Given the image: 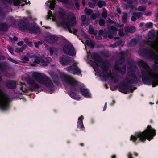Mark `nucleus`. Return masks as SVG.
I'll return each mask as SVG.
<instances>
[{
  "label": "nucleus",
  "instance_id": "nucleus-64",
  "mask_svg": "<svg viewBox=\"0 0 158 158\" xmlns=\"http://www.w3.org/2000/svg\"><path fill=\"white\" fill-rule=\"evenodd\" d=\"M127 158H134L132 157V154L131 153V152H129L127 155Z\"/></svg>",
  "mask_w": 158,
  "mask_h": 158
},
{
  "label": "nucleus",
  "instance_id": "nucleus-45",
  "mask_svg": "<svg viewBox=\"0 0 158 158\" xmlns=\"http://www.w3.org/2000/svg\"><path fill=\"white\" fill-rule=\"evenodd\" d=\"M7 59L10 62H11L15 64H18L19 62L17 61L14 60L13 58L11 57H8L7 58Z\"/></svg>",
  "mask_w": 158,
  "mask_h": 158
},
{
  "label": "nucleus",
  "instance_id": "nucleus-37",
  "mask_svg": "<svg viewBox=\"0 0 158 158\" xmlns=\"http://www.w3.org/2000/svg\"><path fill=\"white\" fill-rule=\"evenodd\" d=\"M133 15H135L138 18H139L142 15L143 13L141 12H134L133 13Z\"/></svg>",
  "mask_w": 158,
  "mask_h": 158
},
{
  "label": "nucleus",
  "instance_id": "nucleus-3",
  "mask_svg": "<svg viewBox=\"0 0 158 158\" xmlns=\"http://www.w3.org/2000/svg\"><path fill=\"white\" fill-rule=\"evenodd\" d=\"M91 57L94 61L101 63V69L103 73V77L109 78L110 77L108 72L110 65V61L107 60H103L101 56L97 53H92Z\"/></svg>",
  "mask_w": 158,
  "mask_h": 158
},
{
  "label": "nucleus",
  "instance_id": "nucleus-25",
  "mask_svg": "<svg viewBox=\"0 0 158 158\" xmlns=\"http://www.w3.org/2000/svg\"><path fill=\"white\" fill-rule=\"evenodd\" d=\"M88 32L90 35H96L98 33V31L94 30L93 27L90 25L89 27Z\"/></svg>",
  "mask_w": 158,
  "mask_h": 158
},
{
  "label": "nucleus",
  "instance_id": "nucleus-34",
  "mask_svg": "<svg viewBox=\"0 0 158 158\" xmlns=\"http://www.w3.org/2000/svg\"><path fill=\"white\" fill-rule=\"evenodd\" d=\"M111 79L112 80V82L114 83H117L118 81L116 76L114 75V77H111Z\"/></svg>",
  "mask_w": 158,
  "mask_h": 158
},
{
  "label": "nucleus",
  "instance_id": "nucleus-13",
  "mask_svg": "<svg viewBox=\"0 0 158 158\" xmlns=\"http://www.w3.org/2000/svg\"><path fill=\"white\" fill-rule=\"evenodd\" d=\"M30 24L27 18H25L19 21L18 23V26L20 30L27 29L29 28Z\"/></svg>",
  "mask_w": 158,
  "mask_h": 158
},
{
  "label": "nucleus",
  "instance_id": "nucleus-39",
  "mask_svg": "<svg viewBox=\"0 0 158 158\" xmlns=\"http://www.w3.org/2000/svg\"><path fill=\"white\" fill-rule=\"evenodd\" d=\"M153 26V23L151 22H148L146 23L145 27L147 29L151 28Z\"/></svg>",
  "mask_w": 158,
  "mask_h": 158
},
{
  "label": "nucleus",
  "instance_id": "nucleus-40",
  "mask_svg": "<svg viewBox=\"0 0 158 158\" xmlns=\"http://www.w3.org/2000/svg\"><path fill=\"white\" fill-rule=\"evenodd\" d=\"M22 62L23 63H26L29 60V59L27 56H24L22 58Z\"/></svg>",
  "mask_w": 158,
  "mask_h": 158
},
{
  "label": "nucleus",
  "instance_id": "nucleus-12",
  "mask_svg": "<svg viewBox=\"0 0 158 158\" xmlns=\"http://www.w3.org/2000/svg\"><path fill=\"white\" fill-rule=\"evenodd\" d=\"M64 53L70 56H73L75 54V49L71 44H66L63 48Z\"/></svg>",
  "mask_w": 158,
  "mask_h": 158
},
{
  "label": "nucleus",
  "instance_id": "nucleus-22",
  "mask_svg": "<svg viewBox=\"0 0 158 158\" xmlns=\"http://www.w3.org/2000/svg\"><path fill=\"white\" fill-rule=\"evenodd\" d=\"M8 29L7 24L5 22H0V31L2 32H7Z\"/></svg>",
  "mask_w": 158,
  "mask_h": 158
},
{
  "label": "nucleus",
  "instance_id": "nucleus-6",
  "mask_svg": "<svg viewBox=\"0 0 158 158\" xmlns=\"http://www.w3.org/2000/svg\"><path fill=\"white\" fill-rule=\"evenodd\" d=\"M68 17L70 20L68 21H63L61 23V25L65 29H68L69 32L72 33L70 28L75 25L76 18L74 14L71 12L68 14Z\"/></svg>",
  "mask_w": 158,
  "mask_h": 158
},
{
  "label": "nucleus",
  "instance_id": "nucleus-41",
  "mask_svg": "<svg viewBox=\"0 0 158 158\" xmlns=\"http://www.w3.org/2000/svg\"><path fill=\"white\" fill-rule=\"evenodd\" d=\"M138 10L139 11H144L146 10V7L145 6H139L138 8Z\"/></svg>",
  "mask_w": 158,
  "mask_h": 158
},
{
  "label": "nucleus",
  "instance_id": "nucleus-48",
  "mask_svg": "<svg viewBox=\"0 0 158 158\" xmlns=\"http://www.w3.org/2000/svg\"><path fill=\"white\" fill-rule=\"evenodd\" d=\"M59 15L61 19H63L64 18L65 14L64 12L60 11L59 12Z\"/></svg>",
  "mask_w": 158,
  "mask_h": 158
},
{
  "label": "nucleus",
  "instance_id": "nucleus-29",
  "mask_svg": "<svg viewBox=\"0 0 158 158\" xmlns=\"http://www.w3.org/2000/svg\"><path fill=\"white\" fill-rule=\"evenodd\" d=\"M97 5L99 8H101L103 6H106V4L104 1L99 0L97 2Z\"/></svg>",
  "mask_w": 158,
  "mask_h": 158
},
{
  "label": "nucleus",
  "instance_id": "nucleus-42",
  "mask_svg": "<svg viewBox=\"0 0 158 158\" xmlns=\"http://www.w3.org/2000/svg\"><path fill=\"white\" fill-rule=\"evenodd\" d=\"M50 4V8L52 10H53L54 8L55 7L56 3L49 2Z\"/></svg>",
  "mask_w": 158,
  "mask_h": 158
},
{
  "label": "nucleus",
  "instance_id": "nucleus-32",
  "mask_svg": "<svg viewBox=\"0 0 158 158\" xmlns=\"http://www.w3.org/2000/svg\"><path fill=\"white\" fill-rule=\"evenodd\" d=\"M48 50L50 52L51 55H53V53L55 52L56 53L57 52V50L56 48L53 47H50Z\"/></svg>",
  "mask_w": 158,
  "mask_h": 158
},
{
  "label": "nucleus",
  "instance_id": "nucleus-56",
  "mask_svg": "<svg viewBox=\"0 0 158 158\" xmlns=\"http://www.w3.org/2000/svg\"><path fill=\"white\" fill-rule=\"evenodd\" d=\"M95 46V43L92 40H91V43L90 44V46L92 48H94Z\"/></svg>",
  "mask_w": 158,
  "mask_h": 158
},
{
  "label": "nucleus",
  "instance_id": "nucleus-24",
  "mask_svg": "<svg viewBox=\"0 0 158 158\" xmlns=\"http://www.w3.org/2000/svg\"><path fill=\"white\" fill-rule=\"evenodd\" d=\"M52 60V59L49 57H47L44 59H41V63L42 65L46 66L48 65V63H49Z\"/></svg>",
  "mask_w": 158,
  "mask_h": 158
},
{
  "label": "nucleus",
  "instance_id": "nucleus-53",
  "mask_svg": "<svg viewBox=\"0 0 158 158\" xmlns=\"http://www.w3.org/2000/svg\"><path fill=\"white\" fill-rule=\"evenodd\" d=\"M81 19L82 22H85L86 20L87 17L85 15H83L81 16Z\"/></svg>",
  "mask_w": 158,
  "mask_h": 158
},
{
  "label": "nucleus",
  "instance_id": "nucleus-62",
  "mask_svg": "<svg viewBox=\"0 0 158 158\" xmlns=\"http://www.w3.org/2000/svg\"><path fill=\"white\" fill-rule=\"evenodd\" d=\"M34 62L37 64H39L40 63H41V59H37L34 61Z\"/></svg>",
  "mask_w": 158,
  "mask_h": 158
},
{
  "label": "nucleus",
  "instance_id": "nucleus-57",
  "mask_svg": "<svg viewBox=\"0 0 158 158\" xmlns=\"http://www.w3.org/2000/svg\"><path fill=\"white\" fill-rule=\"evenodd\" d=\"M131 19L132 21L134 22L137 19L135 15H134L132 14V15L131 17Z\"/></svg>",
  "mask_w": 158,
  "mask_h": 158
},
{
  "label": "nucleus",
  "instance_id": "nucleus-49",
  "mask_svg": "<svg viewBox=\"0 0 158 158\" xmlns=\"http://www.w3.org/2000/svg\"><path fill=\"white\" fill-rule=\"evenodd\" d=\"M108 21L111 24H114L116 26L118 27V25H117V23H116V22L115 21L112 20L110 18H109Z\"/></svg>",
  "mask_w": 158,
  "mask_h": 158
},
{
  "label": "nucleus",
  "instance_id": "nucleus-1",
  "mask_svg": "<svg viewBox=\"0 0 158 158\" xmlns=\"http://www.w3.org/2000/svg\"><path fill=\"white\" fill-rule=\"evenodd\" d=\"M139 66L142 68L141 69L142 79L143 83L145 85H152V87H155L158 85V65H154L152 68L154 72L156 74L153 76V73L151 69L147 63L143 60H140L138 62Z\"/></svg>",
  "mask_w": 158,
  "mask_h": 158
},
{
  "label": "nucleus",
  "instance_id": "nucleus-51",
  "mask_svg": "<svg viewBox=\"0 0 158 158\" xmlns=\"http://www.w3.org/2000/svg\"><path fill=\"white\" fill-rule=\"evenodd\" d=\"M88 5L90 7L92 8H94L95 6V4L91 2H89Z\"/></svg>",
  "mask_w": 158,
  "mask_h": 158
},
{
  "label": "nucleus",
  "instance_id": "nucleus-14",
  "mask_svg": "<svg viewBox=\"0 0 158 158\" xmlns=\"http://www.w3.org/2000/svg\"><path fill=\"white\" fill-rule=\"evenodd\" d=\"M68 72L74 75L81 74V71L79 68L76 65H72L66 68Z\"/></svg>",
  "mask_w": 158,
  "mask_h": 158
},
{
  "label": "nucleus",
  "instance_id": "nucleus-43",
  "mask_svg": "<svg viewBox=\"0 0 158 158\" xmlns=\"http://www.w3.org/2000/svg\"><path fill=\"white\" fill-rule=\"evenodd\" d=\"M130 33H133L135 31V28L134 26H131L129 27Z\"/></svg>",
  "mask_w": 158,
  "mask_h": 158
},
{
  "label": "nucleus",
  "instance_id": "nucleus-23",
  "mask_svg": "<svg viewBox=\"0 0 158 158\" xmlns=\"http://www.w3.org/2000/svg\"><path fill=\"white\" fill-rule=\"evenodd\" d=\"M58 38L56 36L54 35H51L49 36L48 39V41L50 43H54L58 41Z\"/></svg>",
  "mask_w": 158,
  "mask_h": 158
},
{
  "label": "nucleus",
  "instance_id": "nucleus-50",
  "mask_svg": "<svg viewBox=\"0 0 158 158\" xmlns=\"http://www.w3.org/2000/svg\"><path fill=\"white\" fill-rule=\"evenodd\" d=\"M16 52L20 53L23 52V50L21 48H17L15 51Z\"/></svg>",
  "mask_w": 158,
  "mask_h": 158
},
{
  "label": "nucleus",
  "instance_id": "nucleus-46",
  "mask_svg": "<svg viewBox=\"0 0 158 158\" xmlns=\"http://www.w3.org/2000/svg\"><path fill=\"white\" fill-rule=\"evenodd\" d=\"M51 76L53 79H58V75L57 74L55 73H53L51 74Z\"/></svg>",
  "mask_w": 158,
  "mask_h": 158
},
{
  "label": "nucleus",
  "instance_id": "nucleus-59",
  "mask_svg": "<svg viewBox=\"0 0 158 158\" xmlns=\"http://www.w3.org/2000/svg\"><path fill=\"white\" fill-rule=\"evenodd\" d=\"M124 1L128 4L131 5L133 3V1L131 0H124Z\"/></svg>",
  "mask_w": 158,
  "mask_h": 158
},
{
  "label": "nucleus",
  "instance_id": "nucleus-10",
  "mask_svg": "<svg viewBox=\"0 0 158 158\" xmlns=\"http://www.w3.org/2000/svg\"><path fill=\"white\" fill-rule=\"evenodd\" d=\"M128 72L127 73V77L126 79V81L129 83L132 84H137L138 82V79L135 74L134 73V71L131 67H127Z\"/></svg>",
  "mask_w": 158,
  "mask_h": 158
},
{
  "label": "nucleus",
  "instance_id": "nucleus-4",
  "mask_svg": "<svg viewBox=\"0 0 158 158\" xmlns=\"http://www.w3.org/2000/svg\"><path fill=\"white\" fill-rule=\"evenodd\" d=\"M64 80L65 82L67 83L71 86L69 91L68 92L70 97L73 99L76 100L80 99V97L78 96H77L76 93L75 92L77 91L75 86L78 84L77 81L72 79L69 76L67 75L64 76Z\"/></svg>",
  "mask_w": 158,
  "mask_h": 158
},
{
  "label": "nucleus",
  "instance_id": "nucleus-58",
  "mask_svg": "<svg viewBox=\"0 0 158 158\" xmlns=\"http://www.w3.org/2000/svg\"><path fill=\"white\" fill-rule=\"evenodd\" d=\"M40 43V41H38V42H35L34 43V44H35V46L36 48H38L39 46Z\"/></svg>",
  "mask_w": 158,
  "mask_h": 158
},
{
  "label": "nucleus",
  "instance_id": "nucleus-27",
  "mask_svg": "<svg viewBox=\"0 0 158 158\" xmlns=\"http://www.w3.org/2000/svg\"><path fill=\"white\" fill-rule=\"evenodd\" d=\"M20 90H22L23 92L25 93H28V89L27 88L26 85L24 83H20Z\"/></svg>",
  "mask_w": 158,
  "mask_h": 158
},
{
  "label": "nucleus",
  "instance_id": "nucleus-9",
  "mask_svg": "<svg viewBox=\"0 0 158 158\" xmlns=\"http://www.w3.org/2000/svg\"><path fill=\"white\" fill-rule=\"evenodd\" d=\"M125 57H120L118 61L115 62L114 68L115 70L120 73L122 75L125 74L126 73V65H123L122 67L119 66V65H122L125 62Z\"/></svg>",
  "mask_w": 158,
  "mask_h": 158
},
{
  "label": "nucleus",
  "instance_id": "nucleus-55",
  "mask_svg": "<svg viewBox=\"0 0 158 158\" xmlns=\"http://www.w3.org/2000/svg\"><path fill=\"white\" fill-rule=\"evenodd\" d=\"M53 82L55 84H56L57 86H58L60 84V81L58 80H53Z\"/></svg>",
  "mask_w": 158,
  "mask_h": 158
},
{
  "label": "nucleus",
  "instance_id": "nucleus-26",
  "mask_svg": "<svg viewBox=\"0 0 158 158\" xmlns=\"http://www.w3.org/2000/svg\"><path fill=\"white\" fill-rule=\"evenodd\" d=\"M6 63V62L5 61L0 62V70L2 71L6 70L7 69V66Z\"/></svg>",
  "mask_w": 158,
  "mask_h": 158
},
{
  "label": "nucleus",
  "instance_id": "nucleus-47",
  "mask_svg": "<svg viewBox=\"0 0 158 158\" xmlns=\"http://www.w3.org/2000/svg\"><path fill=\"white\" fill-rule=\"evenodd\" d=\"M75 2H76L75 4V6L77 8V9L79 10L80 9V4L79 3V2H77L78 0H74Z\"/></svg>",
  "mask_w": 158,
  "mask_h": 158
},
{
  "label": "nucleus",
  "instance_id": "nucleus-7",
  "mask_svg": "<svg viewBox=\"0 0 158 158\" xmlns=\"http://www.w3.org/2000/svg\"><path fill=\"white\" fill-rule=\"evenodd\" d=\"M7 97V95L0 88V109L2 110H6L9 107V100L4 98V97L6 98Z\"/></svg>",
  "mask_w": 158,
  "mask_h": 158
},
{
  "label": "nucleus",
  "instance_id": "nucleus-33",
  "mask_svg": "<svg viewBox=\"0 0 158 158\" xmlns=\"http://www.w3.org/2000/svg\"><path fill=\"white\" fill-rule=\"evenodd\" d=\"M107 11L105 8H103V11L102 14V17L105 19L107 17Z\"/></svg>",
  "mask_w": 158,
  "mask_h": 158
},
{
  "label": "nucleus",
  "instance_id": "nucleus-38",
  "mask_svg": "<svg viewBox=\"0 0 158 158\" xmlns=\"http://www.w3.org/2000/svg\"><path fill=\"white\" fill-rule=\"evenodd\" d=\"M98 23L100 26H104L105 24V21L103 19H100L98 21Z\"/></svg>",
  "mask_w": 158,
  "mask_h": 158
},
{
  "label": "nucleus",
  "instance_id": "nucleus-63",
  "mask_svg": "<svg viewBox=\"0 0 158 158\" xmlns=\"http://www.w3.org/2000/svg\"><path fill=\"white\" fill-rule=\"evenodd\" d=\"M8 50L9 52L11 53V54L14 55V53L13 52V49L11 48H8Z\"/></svg>",
  "mask_w": 158,
  "mask_h": 158
},
{
  "label": "nucleus",
  "instance_id": "nucleus-20",
  "mask_svg": "<svg viewBox=\"0 0 158 158\" xmlns=\"http://www.w3.org/2000/svg\"><path fill=\"white\" fill-rule=\"evenodd\" d=\"M84 119V117L82 115L80 116L78 119L77 126L78 128L81 129L83 130L84 128V127L83 123V120Z\"/></svg>",
  "mask_w": 158,
  "mask_h": 158
},
{
  "label": "nucleus",
  "instance_id": "nucleus-52",
  "mask_svg": "<svg viewBox=\"0 0 158 158\" xmlns=\"http://www.w3.org/2000/svg\"><path fill=\"white\" fill-rule=\"evenodd\" d=\"M97 17V16L96 14H93L90 16V18L91 19L93 20H95Z\"/></svg>",
  "mask_w": 158,
  "mask_h": 158
},
{
  "label": "nucleus",
  "instance_id": "nucleus-54",
  "mask_svg": "<svg viewBox=\"0 0 158 158\" xmlns=\"http://www.w3.org/2000/svg\"><path fill=\"white\" fill-rule=\"evenodd\" d=\"M58 1L60 2H61L68 4L69 2V0H57Z\"/></svg>",
  "mask_w": 158,
  "mask_h": 158
},
{
  "label": "nucleus",
  "instance_id": "nucleus-16",
  "mask_svg": "<svg viewBox=\"0 0 158 158\" xmlns=\"http://www.w3.org/2000/svg\"><path fill=\"white\" fill-rule=\"evenodd\" d=\"M27 82L30 85L29 89L30 91H35L39 88V85L36 84L34 80H29Z\"/></svg>",
  "mask_w": 158,
  "mask_h": 158
},
{
  "label": "nucleus",
  "instance_id": "nucleus-35",
  "mask_svg": "<svg viewBox=\"0 0 158 158\" xmlns=\"http://www.w3.org/2000/svg\"><path fill=\"white\" fill-rule=\"evenodd\" d=\"M116 45L117 46L121 45V46H123L124 44V42L121 40H119L115 42Z\"/></svg>",
  "mask_w": 158,
  "mask_h": 158
},
{
  "label": "nucleus",
  "instance_id": "nucleus-30",
  "mask_svg": "<svg viewBox=\"0 0 158 158\" xmlns=\"http://www.w3.org/2000/svg\"><path fill=\"white\" fill-rule=\"evenodd\" d=\"M137 43V40L136 39L134 38L132 39L129 43L128 45L130 46L134 47Z\"/></svg>",
  "mask_w": 158,
  "mask_h": 158
},
{
  "label": "nucleus",
  "instance_id": "nucleus-61",
  "mask_svg": "<svg viewBox=\"0 0 158 158\" xmlns=\"http://www.w3.org/2000/svg\"><path fill=\"white\" fill-rule=\"evenodd\" d=\"M125 32L127 33H130L129 27H125L124 28Z\"/></svg>",
  "mask_w": 158,
  "mask_h": 158
},
{
  "label": "nucleus",
  "instance_id": "nucleus-8",
  "mask_svg": "<svg viewBox=\"0 0 158 158\" xmlns=\"http://www.w3.org/2000/svg\"><path fill=\"white\" fill-rule=\"evenodd\" d=\"M127 82L123 81L119 85L118 91L123 93L125 94L127 93L129 90L131 93H132L134 90L136 89V87H133L131 85H130L129 83L127 81Z\"/></svg>",
  "mask_w": 158,
  "mask_h": 158
},
{
  "label": "nucleus",
  "instance_id": "nucleus-60",
  "mask_svg": "<svg viewBox=\"0 0 158 158\" xmlns=\"http://www.w3.org/2000/svg\"><path fill=\"white\" fill-rule=\"evenodd\" d=\"M3 2H7L8 4H11L12 3V0H2Z\"/></svg>",
  "mask_w": 158,
  "mask_h": 158
},
{
  "label": "nucleus",
  "instance_id": "nucleus-36",
  "mask_svg": "<svg viewBox=\"0 0 158 158\" xmlns=\"http://www.w3.org/2000/svg\"><path fill=\"white\" fill-rule=\"evenodd\" d=\"M85 14L89 15H91L93 12L92 10L89 9H87L85 8Z\"/></svg>",
  "mask_w": 158,
  "mask_h": 158
},
{
  "label": "nucleus",
  "instance_id": "nucleus-17",
  "mask_svg": "<svg viewBox=\"0 0 158 158\" xmlns=\"http://www.w3.org/2000/svg\"><path fill=\"white\" fill-rule=\"evenodd\" d=\"M60 61L62 65H67L71 61L70 57L63 55L60 57Z\"/></svg>",
  "mask_w": 158,
  "mask_h": 158
},
{
  "label": "nucleus",
  "instance_id": "nucleus-18",
  "mask_svg": "<svg viewBox=\"0 0 158 158\" xmlns=\"http://www.w3.org/2000/svg\"><path fill=\"white\" fill-rule=\"evenodd\" d=\"M5 85L9 89H14L16 87V83L14 80H7L6 81Z\"/></svg>",
  "mask_w": 158,
  "mask_h": 158
},
{
  "label": "nucleus",
  "instance_id": "nucleus-44",
  "mask_svg": "<svg viewBox=\"0 0 158 158\" xmlns=\"http://www.w3.org/2000/svg\"><path fill=\"white\" fill-rule=\"evenodd\" d=\"M118 35L120 37H123L124 35V33L123 32V29H119L118 30Z\"/></svg>",
  "mask_w": 158,
  "mask_h": 158
},
{
  "label": "nucleus",
  "instance_id": "nucleus-5",
  "mask_svg": "<svg viewBox=\"0 0 158 158\" xmlns=\"http://www.w3.org/2000/svg\"><path fill=\"white\" fill-rule=\"evenodd\" d=\"M32 76L34 79L40 83L44 84L47 87L54 88V85L52 81L45 75L35 72L33 73Z\"/></svg>",
  "mask_w": 158,
  "mask_h": 158
},
{
  "label": "nucleus",
  "instance_id": "nucleus-31",
  "mask_svg": "<svg viewBox=\"0 0 158 158\" xmlns=\"http://www.w3.org/2000/svg\"><path fill=\"white\" fill-rule=\"evenodd\" d=\"M127 14L125 12L122 16V20L123 23H126L127 22Z\"/></svg>",
  "mask_w": 158,
  "mask_h": 158
},
{
  "label": "nucleus",
  "instance_id": "nucleus-2",
  "mask_svg": "<svg viewBox=\"0 0 158 158\" xmlns=\"http://www.w3.org/2000/svg\"><path fill=\"white\" fill-rule=\"evenodd\" d=\"M156 130L152 128L151 125H148L143 132H136L134 135H131L130 139L135 144L140 142L144 143L146 139L150 141L153 139L156 135Z\"/></svg>",
  "mask_w": 158,
  "mask_h": 158
},
{
  "label": "nucleus",
  "instance_id": "nucleus-28",
  "mask_svg": "<svg viewBox=\"0 0 158 158\" xmlns=\"http://www.w3.org/2000/svg\"><path fill=\"white\" fill-rule=\"evenodd\" d=\"M12 1L13 5L15 6H23L25 5L24 3H22L21 0H12Z\"/></svg>",
  "mask_w": 158,
  "mask_h": 158
},
{
  "label": "nucleus",
  "instance_id": "nucleus-11",
  "mask_svg": "<svg viewBox=\"0 0 158 158\" xmlns=\"http://www.w3.org/2000/svg\"><path fill=\"white\" fill-rule=\"evenodd\" d=\"M107 30L104 34V36L106 35L110 39H112L114 36L116 34L118 29L114 26H108L107 27Z\"/></svg>",
  "mask_w": 158,
  "mask_h": 158
},
{
  "label": "nucleus",
  "instance_id": "nucleus-15",
  "mask_svg": "<svg viewBox=\"0 0 158 158\" xmlns=\"http://www.w3.org/2000/svg\"><path fill=\"white\" fill-rule=\"evenodd\" d=\"M140 54L144 56L148 57L150 58H153L154 57L153 53L148 51L146 48H143L140 51Z\"/></svg>",
  "mask_w": 158,
  "mask_h": 158
},
{
  "label": "nucleus",
  "instance_id": "nucleus-19",
  "mask_svg": "<svg viewBox=\"0 0 158 158\" xmlns=\"http://www.w3.org/2000/svg\"><path fill=\"white\" fill-rule=\"evenodd\" d=\"M29 33L31 34H36L40 33L41 31L39 27L36 25H34L28 28Z\"/></svg>",
  "mask_w": 158,
  "mask_h": 158
},
{
  "label": "nucleus",
  "instance_id": "nucleus-21",
  "mask_svg": "<svg viewBox=\"0 0 158 158\" xmlns=\"http://www.w3.org/2000/svg\"><path fill=\"white\" fill-rule=\"evenodd\" d=\"M80 91L82 94L85 97L89 98L91 97V94L88 89H84L81 87Z\"/></svg>",
  "mask_w": 158,
  "mask_h": 158
}]
</instances>
